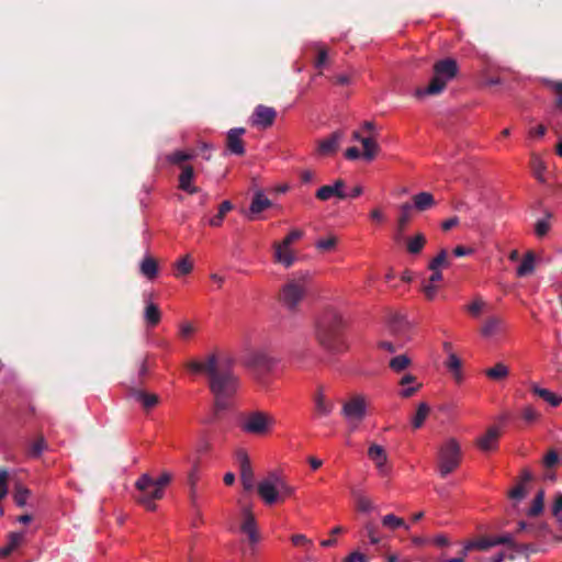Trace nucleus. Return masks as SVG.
Wrapping results in <instances>:
<instances>
[{
    "instance_id": "obj_1",
    "label": "nucleus",
    "mask_w": 562,
    "mask_h": 562,
    "mask_svg": "<svg viewBox=\"0 0 562 562\" xmlns=\"http://www.w3.org/2000/svg\"><path fill=\"white\" fill-rule=\"evenodd\" d=\"M235 359L226 353L213 351L200 360H190L187 368L193 373L204 374L215 397L214 418L229 407V400L239 387V378L234 372Z\"/></svg>"
},
{
    "instance_id": "obj_2",
    "label": "nucleus",
    "mask_w": 562,
    "mask_h": 562,
    "mask_svg": "<svg viewBox=\"0 0 562 562\" xmlns=\"http://www.w3.org/2000/svg\"><path fill=\"white\" fill-rule=\"evenodd\" d=\"M315 337L318 344L330 353H342L348 349L345 339V321L335 308L323 311L316 321Z\"/></svg>"
},
{
    "instance_id": "obj_3",
    "label": "nucleus",
    "mask_w": 562,
    "mask_h": 562,
    "mask_svg": "<svg viewBox=\"0 0 562 562\" xmlns=\"http://www.w3.org/2000/svg\"><path fill=\"white\" fill-rule=\"evenodd\" d=\"M458 64L453 58L437 60L432 66V77L426 87L415 90L416 98L426 95H438L443 92L447 85L458 75Z\"/></svg>"
},
{
    "instance_id": "obj_4",
    "label": "nucleus",
    "mask_w": 562,
    "mask_h": 562,
    "mask_svg": "<svg viewBox=\"0 0 562 562\" xmlns=\"http://www.w3.org/2000/svg\"><path fill=\"white\" fill-rule=\"evenodd\" d=\"M308 283L310 277L307 273L289 279L280 290V303L289 311H296L307 294Z\"/></svg>"
},
{
    "instance_id": "obj_5",
    "label": "nucleus",
    "mask_w": 562,
    "mask_h": 562,
    "mask_svg": "<svg viewBox=\"0 0 562 562\" xmlns=\"http://www.w3.org/2000/svg\"><path fill=\"white\" fill-rule=\"evenodd\" d=\"M461 456V447L454 438H449L442 443L438 452V470L442 477L458 469Z\"/></svg>"
},
{
    "instance_id": "obj_6",
    "label": "nucleus",
    "mask_w": 562,
    "mask_h": 562,
    "mask_svg": "<svg viewBox=\"0 0 562 562\" xmlns=\"http://www.w3.org/2000/svg\"><path fill=\"white\" fill-rule=\"evenodd\" d=\"M135 487L137 490V494L135 495L136 502L143 505L147 510H155V501L161 499L164 492L159 486L154 484V479L149 474L144 473L136 481Z\"/></svg>"
},
{
    "instance_id": "obj_7",
    "label": "nucleus",
    "mask_w": 562,
    "mask_h": 562,
    "mask_svg": "<svg viewBox=\"0 0 562 562\" xmlns=\"http://www.w3.org/2000/svg\"><path fill=\"white\" fill-rule=\"evenodd\" d=\"M366 415L367 400L362 394L352 395L342 404L341 416L348 422L351 431L357 429Z\"/></svg>"
},
{
    "instance_id": "obj_8",
    "label": "nucleus",
    "mask_w": 562,
    "mask_h": 562,
    "mask_svg": "<svg viewBox=\"0 0 562 562\" xmlns=\"http://www.w3.org/2000/svg\"><path fill=\"white\" fill-rule=\"evenodd\" d=\"M243 364L259 378L272 370L276 360L265 349H252L243 358Z\"/></svg>"
},
{
    "instance_id": "obj_9",
    "label": "nucleus",
    "mask_w": 562,
    "mask_h": 562,
    "mask_svg": "<svg viewBox=\"0 0 562 562\" xmlns=\"http://www.w3.org/2000/svg\"><path fill=\"white\" fill-rule=\"evenodd\" d=\"M304 235L301 229L291 231L281 243L274 244V258L284 267H291L295 261L294 254L290 250V245L302 238Z\"/></svg>"
},
{
    "instance_id": "obj_10",
    "label": "nucleus",
    "mask_w": 562,
    "mask_h": 562,
    "mask_svg": "<svg viewBox=\"0 0 562 562\" xmlns=\"http://www.w3.org/2000/svg\"><path fill=\"white\" fill-rule=\"evenodd\" d=\"M273 418L263 412H252L241 423L240 427L245 432L252 435H263L270 429Z\"/></svg>"
},
{
    "instance_id": "obj_11",
    "label": "nucleus",
    "mask_w": 562,
    "mask_h": 562,
    "mask_svg": "<svg viewBox=\"0 0 562 562\" xmlns=\"http://www.w3.org/2000/svg\"><path fill=\"white\" fill-rule=\"evenodd\" d=\"M278 473L270 472L266 479L259 482L257 486L258 495L266 505L271 506L279 502V493L277 490Z\"/></svg>"
},
{
    "instance_id": "obj_12",
    "label": "nucleus",
    "mask_w": 562,
    "mask_h": 562,
    "mask_svg": "<svg viewBox=\"0 0 562 562\" xmlns=\"http://www.w3.org/2000/svg\"><path fill=\"white\" fill-rule=\"evenodd\" d=\"M277 117V111L263 104H259L255 108L251 115V125L260 128L270 127Z\"/></svg>"
},
{
    "instance_id": "obj_13",
    "label": "nucleus",
    "mask_w": 562,
    "mask_h": 562,
    "mask_svg": "<svg viewBox=\"0 0 562 562\" xmlns=\"http://www.w3.org/2000/svg\"><path fill=\"white\" fill-rule=\"evenodd\" d=\"M244 127L231 128L226 135V148L227 150L236 156H243L245 154V144L241 136L245 134Z\"/></svg>"
},
{
    "instance_id": "obj_14",
    "label": "nucleus",
    "mask_w": 562,
    "mask_h": 562,
    "mask_svg": "<svg viewBox=\"0 0 562 562\" xmlns=\"http://www.w3.org/2000/svg\"><path fill=\"white\" fill-rule=\"evenodd\" d=\"M237 459L240 468V480L245 491H252L255 487L254 471L251 469L250 460L246 452L239 451Z\"/></svg>"
},
{
    "instance_id": "obj_15",
    "label": "nucleus",
    "mask_w": 562,
    "mask_h": 562,
    "mask_svg": "<svg viewBox=\"0 0 562 562\" xmlns=\"http://www.w3.org/2000/svg\"><path fill=\"white\" fill-rule=\"evenodd\" d=\"M507 329L504 318L501 316H490L484 321L481 327V335L485 338H493L503 335Z\"/></svg>"
},
{
    "instance_id": "obj_16",
    "label": "nucleus",
    "mask_w": 562,
    "mask_h": 562,
    "mask_svg": "<svg viewBox=\"0 0 562 562\" xmlns=\"http://www.w3.org/2000/svg\"><path fill=\"white\" fill-rule=\"evenodd\" d=\"M345 188V181L341 179H338L335 181L333 186H323L321 187L316 193V199L321 201H327L333 196H336L340 200H344L347 198V194L344 191Z\"/></svg>"
},
{
    "instance_id": "obj_17",
    "label": "nucleus",
    "mask_w": 562,
    "mask_h": 562,
    "mask_svg": "<svg viewBox=\"0 0 562 562\" xmlns=\"http://www.w3.org/2000/svg\"><path fill=\"white\" fill-rule=\"evenodd\" d=\"M130 395L135 398L145 411L154 408L159 403V396L154 393H148L142 389L131 387Z\"/></svg>"
},
{
    "instance_id": "obj_18",
    "label": "nucleus",
    "mask_w": 562,
    "mask_h": 562,
    "mask_svg": "<svg viewBox=\"0 0 562 562\" xmlns=\"http://www.w3.org/2000/svg\"><path fill=\"white\" fill-rule=\"evenodd\" d=\"M344 136L341 131H335L328 137L319 140L317 150L323 156H329L334 154L339 146V143Z\"/></svg>"
},
{
    "instance_id": "obj_19",
    "label": "nucleus",
    "mask_w": 562,
    "mask_h": 562,
    "mask_svg": "<svg viewBox=\"0 0 562 562\" xmlns=\"http://www.w3.org/2000/svg\"><path fill=\"white\" fill-rule=\"evenodd\" d=\"M368 457L375 464L379 472L384 474L387 462V454L384 448L376 443H372L368 449Z\"/></svg>"
},
{
    "instance_id": "obj_20",
    "label": "nucleus",
    "mask_w": 562,
    "mask_h": 562,
    "mask_svg": "<svg viewBox=\"0 0 562 562\" xmlns=\"http://www.w3.org/2000/svg\"><path fill=\"white\" fill-rule=\"evenodd\" d=\"M501 431L497 427H490L486 432L476 440L479 448L483 451L494 450L497 447Z\"/></svg>"
},
{
    "instance_id": "obj_21",
    "label": "nucleus",
    "mask_w": 562,
    "mask_h": 562,
    "mask_svg": "<svg viewBox=\"0 0 562 562\" xmlns=\"http://www.w3.org/2000/svg\"><path fill=\"white\" fill-rule=\"evenodd\" d=\"M194 178V169L192 166L186 165L182 167V171L179 176V189L194 194L200 191V188L192 184V180Z\"/></svg>"
},
{
    "instance_id": "obj_22",
    "label": "nucleus",
    "mask_w": 562,
    "mask_h": 562,
    "mask_svg": "<svg viewBox=\"0 0 562 562\" xmlns=\"http://www.w3.org/2000/svg\"><path fill=\"white\" fill-rule=\"evenodd\" d=\"M413 209L418 212H425L436 205L434 195L430 192H419L412 198Z\"/></svg>"
},
{
    "instance_id": "obj_23",
    "label": "nucleus",
    "mask_w": 562,
    "mask_h": 562,
    "mask_svg": "<svg viewBox=\"0 0 562 562\" xmlns=\"http://www.w3.org/2000/svg\"><path fill=\"white\" fill-rule=\"evenodd\" d=\"M243 515L244 521L241 524V531L248 536L251 542H256L258 540V535L255 517L249 508H244Z\"/></svg>"
},
{
    "instance_id": "obj_24",
    "label": "nucleus",
    "mask_w": 562,
    "mask_h": 562,
    "mask_svg": "<svg viewBox=\"0 0 562 562\" xmlns=\"http://www.w3.org/2000/svg\"><path fill=\"white\" fill-rule=\"evenodd\" d=\"M412 211L413 206L409 203H404L400 206V216L397 220V235L395 236V239L398 241L402 239V235L411 222L412 218Z\"/></svg>"
},
{
    "instance_id": "obj_25",
    "label": "nucleus",
    "mask_w": 562,
    "mask_h": 562,
    "mask_svg": "<svg viewBox=\"0 0 562 562\" xmlns=\"http://www.w3.org/2000/svg\"><path fill=\"white\" fill-rule=\"evenodd\" d=\"M315 411L319 416H328L334 409V403L328 401L322 389L314 395Z\"/></svg>"
},
{
    "instance_id": "obj_26",
    "label": "nucleus",
    "mask_w": 562,
    "mask_h": 562,
    "mask_svg": "<svg viewBox=\"0 0 562 562\" xmlns=\"http://www.w3.org/2000/svg\"><path fill=\"white\" fill-rule=\"evenodd\" d=\"M8 544L0 549V558L9 557L24 540V532H10L8 535Z\"/></svg>"
},
{
    "instance_id": "obj_27",
    "label": "nucleus",
    "mask_w": 562,
    "mask_h": 562,
    "mask_svg": "<svg viewBox=\"0 0 562 562\" xmlns=\"http://www.w3.org/2000/svg\"><path fill=\"white\" fill-rule=\"evenodd\" d=\"M271 205V201L263 194L261 190H258L252 198L249 211L255 215L269 209Z\"/></svg>"
},
{
    "instance_id": "obj_28",
    "label": "nucleus",
    "mask_w": 562,
    "mask_h": 562,
    "mask_svg": "<svg viewBox=\"0 0 562 562\" xmlns=\"http://www.w3.org/2000/svg\"><path fill=\"white\" fill-rule=\"evenodd\" d=\"M484 374L492 381H502L509 375V369L505 363L497 362L494 367L486 369Z\"/></svg>"
},
{
    "instance_id": "obj_29",
    "label": "nucleus",
    "mask_w": 562,
    "mask_h": 562,
    "mask_svg": "<svg viewBox=\"0 0 562 562\" xmlns=\"http://www.w3.org/2000/svg\"><path fill=\"white\" fill-rule=\"evenodd\" d=\"M144 318L147 326L155 327L161 319V312L159 307L154 303H148L145 306Z\"/></svg>"
},
{
    "instance_id": "obj_30",
    "label": "nucleus",
    "mask_w": 562,
    "mask_h": 562,
    "mask_svg": "<svg viewBox=\"0 0 562 562\" xmlns=\"http://www.w3.org/2000/svg\"><path fill=\"white\" fill-rule=\"evenodd\" d=\"M426 245V237L423 233H418L413 237L406 238V249L412 255L419 254Z\"/></svg>"
},
{
    "instance_id": "obj_31",
    "label": "nucleus",
    "mask_w": 562,
    "mask_h": 562,
    "mask_svg": "<svg viewBox=\"0 0 562 562\" xmlns=\"http://www.w3.org/2000/svg\"><path fill=\"white\" fill-rule=\"evenodd\" d=\"M531 391L533 394L548 402L552 406H558L562 402V397L555 395L551 391L547 389L539 387L538 385H532Z\"/></svg>"
},
{
    "instance_id": "obj_32",
    "label": "nucleus",
    "mask_w": 562,
    "mask_h": 562,
    "mask_svg": "<svg viewBox=\"0 0 562 562\" xmlns=\"http://www.w3.org/2000/svg\"><path fill=\"white\" fill-rule=\"evenodd\" d=\"M337 245H338V237L334 234H329L326 237L319 238L315 243V248L319 252H329V251H334L336 249Z\"/></svg>"
},
{
    "instance_id": "obj_33",
    "label": "nucleus",
    "mask_w": 562,
    "mask_h": 562,
    "mask_svg": "<svg viewBox=\"0 0 562 562\" xmlns=\"http://www.w3.org/2000/svg\"><path fill=\"white\" fill-rule=\"evenodd\" d=\"M140 272L149 280L157 277L158 263L153 257H145L140 262Z\"/></svg>"
},
{
    "instance_id": "obj_34",
    "label": "nucleus",
    "mask_w": 562,
    "mask_h": 562,
    "mask_svg": "<svg viewBox=\"0 0 562 562\" xmlns=\"http://www.w3.org/2000/svg\"><path fill=\"white\" fill-rule=\"evenodd\" d=\"M47 449L45 438L40 435L34 441L27 445L26 453L30 458H38Z\"/></svg>"
},
{
    "instance_id": "obj_35",
    "label": "nucleus",
    "mask_w": 562,
    "mask_h": 562,
    "mask_svg": "<svg viewBox=\"0 0 562 562\" xmlns=\"http://www.w3.org/2000/svg\"><path fill=\"white\" fill-rule=\"evenodd\" d=\"M363 536H366L371 544H378L381 542V536L379 526L373 520H368L363 525Z\"/></svg>"
},
{
    "instance_id": "obj_36",
    "label": "nucleus",
    "mask_w": 562,
    "mask_h": 562,
    "mask_svg": "<svg viewBox=\"0 0 562 562\" xmlns=\"http://www.w3.org/2000/svg\"><path fill=\"white\" fill-rule=\"evenodd\" d=\"M361 144L363 146L362 157L367 160H372L380 151V147L375 140L371 137H367L361 139Z\"/></svg>"
},
{
    "instance_id": "obj_37",
    "label": "nucleus",
    "mask_w": 562,
    "mask_h": 562,
    "mask_svg": "<svg viewBox=\"0 0 562 562\" xmlns=\"http://www.w3.org/2000/svg\"><path fill=\"white\" fill-rule=\"evenodd\" d=\"M430 407L427 403H420L417 407V411L412 419V426L414 429H418L425 423L427 416L429 415Z\"/></svg>"
},
{
    "instance_id": "obj_38",
    "label": "nucleus",
    "mask_w": 562,
    "mask_h": 562,
    "mask_svg": "<svg viewBox=\"0 0 562 562\" xmlns=\"http://www.w3.org/2000/svg\"><path fill=\"white\" fill-rule=\"evenodd\" d=\"M383 527L390 530H396L398 528H404L406 530L409 529V526L406 525L403 518L395 516L394 514H387L382 518Z\"/></svg>"
},
{
    "instance_id": "obj_39",
    "label": "nucleus",
    "mask_w": 562,
    "mask_h": 562,
    "mask_svg": "<svg viewBox=\"0 0 562 562\" xmlns=\"http://www.w3.org/2000/svg\"><path fill=\"white\" fill-rule=\"evenodd\" d=\"M535 270V256L532 252H527L521 263L517 268L518 277H526Z\"/></svg>"
},
{
    "instance_id": "obj_40",
    "label": "nucleus",
    "mask_w": 562,
    "mask_h": 562,
    "mask_svg": "<svg viewBox=\"0 0 562 562\" xmlns=\"http://www.w3.org/2000/svg\"><path fill=\"white\" fill-rule=\"evenodd\" d=\"M450 266V261L448 259V251L442 248L439 254L430 260L428 263L429 270H440V268H447Z\"/></svg>"
},
{
    "instance_id": "obj_41",
    "label": "nucleus",
    "mask_w": 562,
    "mask_h": 562,
    "mask_svg": "<svg viewBox=\"0 0 562 562\" xmlns=\"http://www.w3.org/2000/svg\"><path fill=\"white\" fill-rule=\"evenodd\" d=\"M492 547H494L493 538H482L479 540L470 541L465 544L463 549V555H465L468 551L473 549L485 551Z\"/></svg>"
},
{
    "instance_id": "obj_42",
    "label": "nucleus",
    "mask_w": 562,
    "mask_h": 562,
    "mask_svg": "<svg viewBox=\"0 0 562 562\" xmlns=\"http://www.w3.org/2000/svg\"><path fill=\"white\" fill-rule=\"evenodd\" d=\"M408 326V323L406 322V319L404 318V316L402 315H393L391 321H390V330L394 334V335H403L405 329L407 328Z\"/></svg>"
},
{
    "instance_id": "obj_43",
    "label": "nucleus",
    "mask_w": 562,
    "mask_h": 562,
    "mask_svg": "<svg viewBox=\"0 0 562 562\" xmlns=\"http://www.w3.org/2000/svg\"><path fill=\"white\" fill-rule=\"evenodd\" d=\"M553 216V214L549 211L546 212L544 218L538 220L535 225V233L539 238L544 237L548 232L550 231L551 224L550 218Z\"/></svg>"
},
{
    "instance_id": "obj_44",
    "label": "nucleus",
    "mask_w": 562,
    "mask_h": 562,
    "mask_svg": "<svg viewBox=\"0 0 562 562\" xmlns=\"http://www.w3.org/2000/svg\"><path fill=\"white\" fill-rule=\"evenodd\" d=\"M543 506H544V491L540 490V491H538V493L536 494V496L532 501L531 507L528 510V515L530 517H536V516L540 515L543 510Z\"/></svg>"
},
{
    "instance_id": "obj_45",
    "label": "nucleus",
    "mask_w": 562,
    "mask_h": 562,
    "mask_svg": "<svg viewBox=\"0 0 562 562\" xmlns=\"http://www.w3.org/2000/svg\"><path fill=\"white\" fill-rule=\"evenodd\" d=\"M277 490L279 493V502H284L285 498L294 494V487L288 484L282 476L278 474Z\"/></svg>"
},
{
    "instance_id": "obj_46",
    "label": "nucleus",
    "mask_w": 562,
    "mask_h": 562,
    "mask_svg": "<svg viewBox=\"0 0 562 562\" xmlns=\"http://www.w3.org/2000/svg\"><path fill=\"white\" fill-rule=\"evenodd\" d=\"M176 277L187 276L189 274L193 269V263L190 259V256L187 255L183 258L179 259L176 263Z\"/></svg>"
},
{
    "instance_id": "obj_47",
    "label": "nucleus",
    "mask_w": 562,
    "mask_h": 562,
    "mask_svg": "<svg viewBox=\"0 0 562 562\" xmlns=\"http://www.w3.org/2000/svg\"><path fill=\"white\" fill-rule=\"evenodd\" d=\"M232 209H233V205H232V203L229 201L222 202L220 207H218L217 214L210 220V225L214 226V227L220 226L222 224V221L225 217V215Z\"/></svg>"
},
{
    "instance_id": "obj_48",
    "label": "nucleus",
    "mask_w": 562,
    "mask_h": 562,
    "mask_svg": "<svg viewBox=\"0 0 562 562\" xmlns=\"http://www.w3.org/2000/svg\"><path fill=\"white\" fill-rule=\"evenodd\" d=\"M411 364V359L406 355H400L391 359L390 368L395 372L405 370Z\"/></svg>"
},
{
    "instance_id": "obj_49",
    "label": "nucleus",
    "mask_w": 562,
    "mask_h": 562,
    "mask_svg": "<svg viewBox=\"0 0 562 562\" xmlns=\"http://www.w3.org/2000/svg\"><path fill=\"white\" fill-rule=\"evenodd\" d=\"M353 496L356 498V505L359 512L369 513L374 508L373 503L364 495L355 492Z\"/></svg>"
},
{
    "instance_id": "obj_50",
    "label": "nucleus",
    "mask_w": 562,
    "mask_h": 562,
    "mask_svg": "<svg viewBox=\"0 0 562 562\" xmlns=\"http://www.w3.org/2000/svg\"><path fill=\"white\" fill-rule=\"evenodd\" d=\"M530 165H531V169H532L535 177L539 181L543 182L544 181L543 172L546 171L544 162L538 156L533 155V156H531Z\"/></svg>"
},
{
    "instance_id": "obj_51",
    "label": "nucleus",
    "mask_w": 562,
    "mask_h": 562,
    "mask_svg": "<svg viewBox=\"0 0 562 562\" xmlns=\"http://www.w3.org/2000/svg\"><path fill=\"white\" fill-rule=\"evenodd\" d=\"M447 368L454 374L457 380H460L461 360L457 355L450 353L447 360Z\"/></svg>"
},
{
    "instance_id": "obj_52",
    "label": "nucleus",
    "mask_w": 562,
    "mask_h": 562,
    "mask_svg": "<svg viewBox=\"0 0 562 562\" xmlns=\"http://www.w3.org/2000/svg\"><path fill=\"white\" fill-rule=\"evenodd\" d=\"M550 88L554 93V105L562 111V81L550 82Z\"/></svg>"
},
{
    "instance_id": "obj_53",
    "label": "nucleus",
    "mask_w": 562,
    "mask_h": 562,
    "mask_svg": "<svg viewBox=\"0 0 562 562\" xmlns=\"http://www.w3.org/2000/svg\"><path fill=\"white\" fill-rule=\"evenodd\" d=\"M192 157H193L192 154H189V153H186V151H181V150H177V151L170 154L167 157V159L171 164L180 165L183 161L190 160Z\"/></svg>"
},
{
    "instance_id": "obj_54",
    "label": "nucleus",
    "mask_w": 562,
    "mask_h": 562,
    "mask_svg": "<svg viewBox=\"0 0 562 562\" xmlns=\"http://www.w3.org/2000/svg\"><path fill=\"white\" fill-rule=\"evenodd\" d=\"M316 49H317V57L315 59L314 65L316 68H322L327 63L328 52H327L326 47L321 46V45H316Z\"/></svg>"
},
{
    "instance_id": "obj_55",
    "label": "nucleus",
    "mask_w": 562,
    "mask_h": 562,
    "mask_svg": "<svg viewBox=\"0 0 562 562\" xmlns=\"http://www.w3.org/2000/svg\"><path fill=\"white\" fill-rule=\"evenodd\" d=\"M195 333V328L191 323H182L179 328V336L181 339L188 340Z\"/></svg>"
},
{
    "instance_id": "obj_56",
    "label": "nucleus",
    "mask_w": 562,
    "mask_h": 562,
    "mask_svg": "<svg viewBox=\"0 0 562 562\" xmlns=\"http://www.w3.org/2000/svg\"><path fill=\"white\" fill-rule=\"evenodd\" d=\"M484 305H485V303L482 299H476L471 304H469L465 308L472 316L477 317L481 314Z\"/></svg>"
},
{
    "instance_id": "obj_57",
    "label": "nucleus",
    "mask_w": 562,
    "mask_h": 562,
    "mask_svg": "<svg viewBox=\"0 0 562 562\" xmlns=\"http://www.w3.org/2000/svg\"><path fill=\"white\" fill-rule=\"evenodd\" d=\"M29 493L30 491L27 488L21 486L18 487L13 496L15 504L21 507L24 506L26 504Z\"/></svg>"
},
{
    "instance_id": "obj_58",
    "label": "nucleus",
    "mask_w": 562,
    "mask_h": 562,
    "mask_svg": "<svg viewBox=\"0 0 562 562\" xmlns=\"http://www.w3.org/2000/svg\"><path fill=\"white\" fill-rule=\"evenodd\" d=\"M438 288H439V285L430 284V283L424 281L422 291L428 301H432L437 295Z\"/></svg>"
},
{
    "instance_id": "obj_59",
    "label": "nucleus",
    "mask_w": 562,
    "mask_h": 562,
    "mask_svg": "<svg viewBox=\"0 0 562 562\" xmlns=\"http://www.w3.org/2000/svg\"><path fill=\"white\" fill-rule=\"evenodd\" d=\"M493 542L494 547L498 544H506L508 546L509 549H512L516 541L514 540V537L512 535L507 533L503 536L493 537Z\"/></svg>"
},
{
    "instance_id": "obj_60",
    "label": "nucleus",
    "mask_w": 562,
    "mask_h": 562,
    "mask_svg": "<svg viewBox=\"0 0 562 562\" xmlns=\"http://www.w3.org/2000/svg\"><path fill=\"white\" fill-rule=\"evenodd\" d=\"M291 541L296 547L310 548L313 546L312 540L307 539L306 536L302 533L293 535Z\"/></svg>"
},
{
    "instance_id": "obj_61",
    "label": "nucleus",
    "mask_w": 562,
    "mask_h": 562,
    "mask_svg": "<svg viewBox=\"0 0 562 562\" xmlns=\"http://www.w3.org/2000/svg\"><path fill=\"white\" fill-rule=\"evenodd\" d=\"M562 513V493L558 494L552 505V515L562 524L560 514Z\"/></svg>"
},
{
    "instance_id": "obj_62",
    "label": "nucleus",
    "mask_w": 562,
    "mask_h": 562,
    "mask_svg": "<svg viewBox=\"0 0 562 562\" xmlns=\"http://www.w3.org/2000/svg\"><path fill=\"white\" fill-rule=\"evenodd\" d=\"M539 417V413L531 406H526L522 409V418L527 423H533Z\"/></svg>"
},
{
    "instance_id": "obj_63",
    "label": "nucleus",
    "mask_w": 562,
    "mask_h": 562,
    "mask_svg": "<svg viewBox=\"0 0 562 562\" xmlns=\"http://www.w3.org/2000/svg\"><path fill=\"white\" fill-rule=\"evenodd\" d=\"M559 461V456L554 450H550L543 459V464L550 469L554 467Z\"/></svg>"
},
{
    "instance_id": "obj_64",
    "label": "nucleus",
    "mask_w": 562,
    "mask_h": 562,
    "mask_svg": "<svg viewBox=\"0 0 562 562\" xmlns=\"http://www.w3.org/2000/svg\"><path fill=\"white\" fill-rule=\"evenodd\" d=\"M346 562H368L367 557L358 551L350 553L346 559Z\"/></svg>"
}]
</instances>
